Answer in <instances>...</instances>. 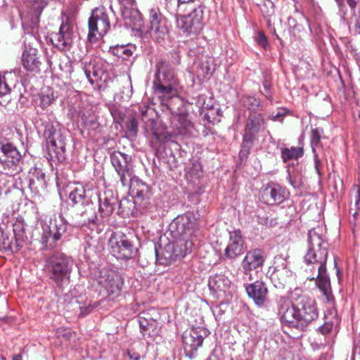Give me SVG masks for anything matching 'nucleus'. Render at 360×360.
Wrapping results in <instances>:
<instances>
[{
    "mask_svg": "<svg viewBox=\"0 0 360 360\" xmlns=\"http://www.w3.org/2000/svg\"><path fill=\"white\" fill-rule=\"evenodd\" d=\"M320 229H311L307 235V250L304 255V271L307 278L316 280V284L328 302L333 299L330 281L327 273L326 262L328 255V243L323 238Z\"/></svg>",
    "mask_w": 360,
    "mask_h": 360,
    "instance_id": "f257e3e1",
    "label": "nucleus"
},
{
    "mask_svg": "<svg viewBox=\"0 0 360 360\" xmlns=\"http://www.w3.org/2000/svg\"><path fill=\"white\" fill-rule=\"evenodd\" d=\"M278 316L283 326L304 330L319 317L314 300L295 288L290 298L279 296L276 298Z\"/></svg>",
    "mask_w": 360,
    "mask_h": 360,
    "instance_id": "f03ea898",
    "label": "nucleus"
},
{
    "mask_svg": "<svg viewBox=\"0 0 360 360\" xmlns=\"http://www.w3.org/2000/svg\"><path fill=\"white\" fill-rule=\"evenodd\" d=\"M170 230L178 242H169L164 246H155L156 261L158 264L167 266L177 257H184L187 251L191 250L193 238L198 230L194 216L187 214L177 217L170 224Z\"/></svg>",
    "mask_w": 360,
    "mask_h": 360,
    "instance_id": "7ed1b4c3",
    "label": "nucleus"
},
{
    "mask_svg": "<svg viewBox=\"0 0 360 360\" xmlns=\"http://www.w3.org/2000/svg\"><path fill=\"white\" fill-rule=\"evenodd\" d=\"M155 79L153 86L155 94L161 98V105L169 100L177 101L181 104L179 97H175L178 91V81L174 71L169 63L159 61L156 65Z\"/></svg>",
    "mask_w": 360,
    "mask_h": 360,
    "instance_id": "20e7f679",
    "label": "nucleus"
},
{
    "mask_svg": "<svg viewBox=\"0 0 360 360\" xmlns=\"http://www.w3.org/2000/svg\"><path fill=\"white\" fill-rule=\"evenodd\" d=\"M73 265L74 262L70 257L56 252L47 258L45 269L49 279L61 288L69 283Z\"/></svg>",
    "mask_w": 360,
    "mask_h": 360,
    "instance_id": "39448f33",
    "label": "nucleus"
},
{
    "mask_svg": "<svg viewBox=\"0 0 360 360\" xmlns=\"http://www.w3.org/2000/svg\"><path fill=\"white\" fill-rule=\"evenodd\" d=\"M43 136L46 140L49 160L53 162H64L66 159V138L59 125L51 122L44 123Z\"/></svg>",
    "mask_w": 360,
    "mask_h": 360,
    "instance_id": "423d86ee",
    "label": "nucleus"
},
{
    "mask_svg": "<svg viewBox=\"0 0 360 360\" xmlns=\"http://www.w3.org/2000/svg\"><path fill=\"white\" fill-rule=\"evenodd\" d=\"M40 242L44 249H53L67 231V223L61 215L53 213L45 217L41 223Z\"/></svg>",
    "mask_w": 360,
    "mask_h": 360,
    "instance_id": "0eeeda50",
    "label": "nucleus"
},
{
    "mask_svg": "<svg viewBox=\"0 0 360 360\" xmlns=\"http://www.w3.org/2000/svg\"><path fill=\"white\" fill-rule=\"evenodd\" d=\"M110 28L108 14L103 6L96 8L89 19L88 41L96 43Z\"/></svg>",
    "mask_w": 360,
    "mask_h": 360,
    "instance_id": "6e6552de",
    "label": "nucleus"
},
{
    "mask_svg": "<svg viewBox=\"0 0 360 360\" xmlns=\"http://www.w3.org/2000/svg\"><path fill=\"white\" fill-rule=\"evenodd\" d=\"M264 119L261 114L253 113L248 117L239 153L241 160L248 158L256 135L264 129Z\"/></svg>",
    "mask_w": 360,
    "mask_h": 360,
    "instance_id": "1a4fd4ad",
    "label": "nucleus"
},
{
    "mask_svg": "<svg viewBox=\"0 0 360 360\" xmlns=\"http://www.w3.org/2000/svg\"><path fill=\"white\" fill-rule=\"evenodd\" d=\"M96 282L110 299L113 300L120 295L123 278L119 272L112 269H102L96 276Z\"/></svg>",
    "mask_w": 360,
    "mask_h": 360,
    "instance_id": "9d476101",
    "label": "nucleus"
},
{
    "mask_svg": "<svg viewBox=\"0 0 360 360\" xmlns=\"http://www.w3.org/2000/svg\"><path fill=\"white\" fill-rule=\"evenodd\" d=\"M110 158L122 186H128L132 178L135 177L131 156L120 151H114Z\"/></svg>",
    "mask_w": 360,
    "mask_h": 360,
    "instance_id": "9b49d317",
    "label": "nucleus"
},
{
    "mask_svg": "<svg viewBox=\"0 0 360 360\" xmlns=\"http://www.w3.org/2000/svg\"><path fill=\"white\" fill-rule=\"evenodd\" d=\"M176 18V24L187 35L198 34L203 27V6L200 4L187 15L179 14Z\"/></svg>",
    "mask_w": 360,
    "mask_h": 360,
    "instance_id": "f8f14e48",
    "label": "nucleus"
},
{
    "mask_svg": "<svg viewBox=\"0 0 360 360\" xmlns=\"http://www.w3.org/2000/svg\"><path fill=\"white\" fill-rule=\"evenodd\" d=\"M76 34L69 18H66L60 25L58 32L51 34L52 45L60 51H68L73 46Z\"/></svg>",
    "mask_w": 360,
    "mask_h": 360,
    "instance_id": "ddd939ff",
    "label": "nucleus"
},
{
    "mask_svg": "<svg viewBox=\"0 0 360 360\" xmlns=\"http://www.w3.org/2000/svg\"><path fill=\"white\" fill-rule=\"evenodd\" d=\"M0 163L11 175L22 170V155L13 144L0 143Z\"/></svg>",
    "mask_w": 360,
    "mask_h": 360,
    "instance_id": "4468645a",
    "label": "nucleus"
},
{
    "mask_svg": "<svg viewBox=\"0 0 360 360\" xmlns=\"http://www.w3.org/2000/svg\"><path fill=\"white\" fill-rule=\"evenodd\" d=\"M166 18L159 8L152 7L148 10V33L155 41L163 40L168 32Z\"/></svg>",
    "mask_w": 360,
    "mask_h": 360,
    "instance_id": "2eb2a0df",
    "label": "nucleus"
},
{
    "mask_svg": "<svg viewBox=\"0 0 360 360\" xmlns=\"http://www.w3.org/2000/svg\"><path fill=\"white\" fill-rule=\"evenodd\" d=\"M82 69L89 83L94 89L103 90L107 86L108 81L110 80L108 75L101 69L100 62L91 60L89 63H82Z\"/></svg>",
    "mask_w": 360,
    "mask_h": 360,
    "instance_id": "dca6fc26",
    "label": "nucleus"
},
{
    "mask_svg": "<svg viewBox=\"0 0 360 360\" xmlns=\"http://www.w3.org/2000/svg\"><path fill=\"white\" fill-rule=\"evenodd\" d=\"M108 244L110 252L117 259H130L136 254L137 250L125 235L112 236L108 241Z\"/></svg>",
    "mask_w": 360,
    "mask_h": 360,
    "instance_id": "f3484780",
    "label": "nucleus"
},
{
    "mask_svg": "<svg viewBox=\"0 0 360 360\" xmlns=\"http://www.w3.org/2000/svg\"><path fill=\"white\" fill-rule=\"evenodd\" d=\"M208 334L205 328H191L186 330L182 335V342L185 354L192 359L195 356L198 348L202 346L204 338Z\"/></svg>",
    "mask_w": 360,
    "mask_h": 360,
    "instance_id": "a211bd4d",
    "label": "nucleus"
},
{
    "mask_svg": "<svg viewBox=\"0 0 360 360\" xmlns=\"http://www.w3.org/2000/svg\"><path fill=\"white\" fill-rule=\"evenodd\" d=\"M177 101L169 100L166 103H162V110H167L172 115V123L176 129L177 134L186 135L188 134L193 128V124L188 119L187 115L183 113H179L175 108V103Z\"/></svg>",
    "mask_w": 360,
    "mask_h": 360,
    "instance_id": "6ab92c4d",
    "label": "nucleus"
},
{
    "mask_svg": "<svg viewBox=\"0 0 360 360\" xmlns=\"http://www.w3.org/2000/svg\"><path fill=\"white\" fill-rule=\"evenodd\" d=\"M127 186L129 187L131 193L134 195V204L145 210L149 204L151 196V191L148 185L134 177Z\"/></svg>",
    "mask_w": 360,
    "mask_h": 360,
    "instance_id": "aec40b11",
    "label": "nucleus"
},
{
    "mask_svg": "<svg viewBox=\"0 0 360 360\" xmlns=\"http://www.w3.org/2000/svg\"><path fill=\"white\" fill-rule=\"evenodd\" d=\"M208 285L217 297L231 295L233 289L231 280L223 274L210 276Z\"/></svg>",
    "mask_w": 360,
    "mask_h": 360,
    "instance_id": "412c9836",
    "label": "nucleus"
},
{
    "mask_svg": "<svg viewBox=\"0 0 360 360\" xmlns=\"http://www.w3.org/2000/svg\"><path fill=\"white\" fill-rule=\"evenodd\" d=\"M288 191L278 184L268 185L262 192V200L267 205L282 203L288 196Z\"/></svg>",
    "mask_w": 360,
    "mask_h": 360,
    "instance_id": "4be33fe9",
    "label": "nucleus"
},
{
    "mask_svg": "<svg viewBox=\"0 0 360 360\" xmlns=\"http://www.w3.org/2000/svg\"><path fill=\"white\" fill-rule=\"evenodd\" d=\"M245 251V240L240 230L229 233V241L225 249L224 255L229 259H233L241 255Z\"/></svg>",
    "mask_w": 360,
    "mask_h": 360,
    "instance_id": "5701e85b",
    "label": "nucleus"
},
{
    "mask_svg": "<svg viewBox=\"0 0 360 360\" xmlns=\"http://www.w3.org/2000/svg\"><path fill=\"white\" fill-rule=\"evenodd\" d=\"M265 261L264 252L260 249H254L248 251L241 262L243 271L245 275L263 266Z\"/></svg>",
    "mask_w": 360,
    "mask_h": 360,
    "instance_id": "b1692460",
    "label": "nucleus"
},
{
    "mask_svg": "<svg viewBox=\"0 0 360 360\" xmlns=\"http://www.w3.org/2000/svg\"><path fill=\"white\" fill-rule=\"evenodd\" d=\"M22 64L27 72L34 75L39 73L42 63L38 50L32 47H26L22 55Z\"/></svg>",
    "mask_w": 360,
    "mask_h": 360,
    "instance_id": "393cba45",
    "label": "nucleus"
},
{
    "mask_svg": "<svg viewBox=\"0 0 360 360\" xmlns=\"http://www.w3.org/2000/svg\"><path fill=\"white\" fill-rule=\"evenodd\" d=\"M272 268V278L280 281L279 283L281 285H284L288 279L294 276L293 272L288 266V262L281 257H275Z\"/></svg>",
    "mask_w": 360,
    "mask_h": 360,
    "instance_id": "a878e982",
    "label": "nucleus"
},
{
    "mask_svg": "<svg viewBox=\"0 0 360 360\" xmlns=\"http://www.w3.org/2000/svg\"><path fill=\"white\" fill-rule=\"evenodd\" d=\"M46 186V174L42 169L37 167L30 171L29 188L35 196H39Z\"/></svg>",
    "mask_w": 360,
    "mask_h": 360,
    "instance_id": "bb28decb",
    "label": "nucleus"
},
{
    "mask_svg": "<svg viewBox=\"0 0 360 360\" xmlns=\"http://www.w3.org/2000/svg\"><path fill=\"white\" fill-rule=\"evenodd\" d=\"M122 16L125 25L133 30H138L143 25L141 13L137 9L132 8V6H122Z\"/></svg>",
    "mask_w": 360,
    "mask_h": 360,
    "instance_id": "cd10ccee",
    "label": "nucleus"
},
{
    "mask_svg": "<svg viewBox=\"0 0 360 360\" xmlns=\"http://www.w3.org/2000/svg\"><path fill=\"white\" fill-rule=\"evenodd\" d=\"M245 290L248 296L254 300L257 305L262 306L264 304L268 292L264 283L257 281L253 283L247 285Z\"/></svg>",
    "mask_w": 360,
    "mask_h": 360,
    "instance_id": "c85d7f7f",
    "label": "nucleus"
},
{
    "mask_svg": "<svg viewBox=\"0 0 360 360\" xmlns=\"http://www.w3.org/2000/svg\"><path fill=\"white\" fill-rule=\"evenodd\" d=\"M99 212L103 217H108L113 212L118 200L111 191L104 192L103 195H99Z\"/></svg>",
    "mask_w": 360,
    "mask_h": 360,
    "instance_id": "c756f323",
    "label": "nucleus"
},
{
    "mask_svg": "<svg viewBox=\"0 0 360 360\" xmlns=\"http://www.w3.org/2000/svg\"><path fill=\"white\" fill-rule=\"evenodd\" d=\"M13 233L15 243H12L10 249L13 252H18L25 243L28 242V237L25 233V225L23 221H16L13 224Z\"/></svg>",
    "mask_w": 360,
    "mask_h": 360,
    "instance_id": "7c9ffc66",
    "label": "nucleus"
},
{
    "mask_svg": "<svg viewBox=\"0 0 360 360\" xmlns=\"http://www.w3.org/2000/svg\"><path fill=\"white\" fill-rule=\"evenodd\" d=\"M69 200L74 205H81L87 207L91 204V199L86 194L84 186L82 184H77L70 193Z\"/></svg>",
    "mask_w": 360,
    "mask_h": 360,
    "instance_id": "2f4dec72",
    "label": "nucleus"
},
{
    "mask_svg": "<svg viewBox=\"0 0 360 360\" xmlns=\"http://www.w3.org/2000/svg\"><path fill=\"white\" fill-rule=\"evenodd\" d=\"M41 13L34 11L22 16V26L25 32L34 35L37 33V27L39 23Z\"/></svg>",
    "mask_w": 360,
    "mask_h": 360,
    "instance_id": "473e14b6",
    "label": "nucleus"
},
{
    "mask_svg": "<svg viewBox=\"0 0 360 360\" xmlns=\"http://www.w3.org/2000/svg\"><path fill=\"white\" fill-rule=\"evenodd\" d=\"M290 27L292 28L295 32L300 33L310 29L308 20L301 13L296 12V16H290L288 20Z\"/></svg>",
    "mask_w": 360,
    "mask_h": 360,
    "instance_id": "72a5a7b5",
    "label": "nucleus"
},
{
    "mask_svg": "<svg viewBox=\"0 0 360 360\" xmlns=\"http://www.w3.org/2000/svg\"><path fill=\"white\" fill-rule=\"evenodd\" d=\"M85 209L82 211L79 215L76 216V223L78 226H87L90 224H96L97 219L93 210L89 206L84 207Z\"/></svg>",
    "mask_w": 360,
    "mask_h": 360,
    "instance_id": "f704fd0d",
    "label": "nucleus"
},
{
    "mask_svg": "<svg viewBox=\"0 0 360 360\" xmlns=\"http://www.w3.org/2000/svg\"><path fill=\"white\" fill-rule=\"evenodd\" d=\"M157 324L155 321L149 323L146 319L140 320V330L144 338H152L158 334Z\"/></svg>",
    "mask_w": 360,
    "mask_h": 360,
    "instance_id": "c9c22d12",
    "label": "nucleus"
},
{
    "mask_svg": "<svg viewBox=\"0 0 360 360\" xmlns=\"http://www.w3.org/2000/svg\"><path fill=\"white\" fill-rule=\"evenodd\" d=\"M338 6L339 15L342 18L346 20L349 15L347 5L350 8V15L352 16L354 14V9L356 6L355 0H335Z\"/></svg>",
    "mask_w": 360,
    "mask_h": 360,
    "instance_id": "e433bc0d",
    "label": "nucleus"
},
{
    "mask_svg": "<svg viewBox=\"0 0 360 360\" xmlns=\"http://www.w3.org/2000/svg\"><path fill=\"white\" fill-rule=\"evenodd\" d=\"M304 150L302 147L285 148L281 150V158L284 162L291 160H297L302 157Z\"/></svg>",
    "mask_w": 360,
    "mask_h": 360,
    "instance_id": "4c0bfd02",
    "label": "nucleus"
},
{
    "mask_svg": "<svg viewBox=\"0 0 360 360\" xmlns=\"http://www.w3.org/2000/svg\"><path fill=\"white\" fill-rule=\"evenodd\" d=\"M136 50V47L133 45L129 44L126 46H117L111 48L112 53L123 60H127L134 53Z\"/></svg>",
    "mask_w": 360,
    "mask_h": 360,
    "instance_id": "58836bf2",
    "label": "nucleus"
},
{
    "mask_svg": "<svg viewBox=\"0 0 360 360\" xmlns=\"http://www.w3.org/2000/svg\"><path fill=\"white\" fill-rule=\"evenodd\" d=\"M339 323L340 319L337 314H334L330 319L326 316L324 324L319 328V330L322 334L327 335L333 331H336Z\"/></svg>",
    "mask_w": 360,
    "mask_h": 360,
    "instance_id": "ea45409f",
    "label": "nucleus"
},
{
    "mask_svg": "<svg viewBox=\"0 0 360 360\" xmlns=\"http://www.w3.org/2000/svg\"><path fill=\"white\" fill-rule=\"evenodd\" d=\"M165 9L171 15L176 17L184 5L180 0H162Z\"/></svg>",
    "mask_w": 360,
    "mask_h": 360,
    "instance_id": "a19ab883",
    "label": "nucleus"
},
{
    "mask_svg": "<svg viewBox=\"0 0 360 360\" xmlns=\"http://www.w3.org/2000/svg\"><path fill=\"white\" fill-rule=\"evenodd\" d=\"M40 106L42 108H46L55 101V97L53 95V91L47 87L46 89H44L40 96Z\"/></svg>",
    "mask_w": 360,
    "mask_h": 360,
    "instance_id": "79ce46f5",
    "label": "nucleus"
},
{
    "mask_svg": "<svg viewBox=\"0 0 360 360\" xmlns=\"http://www.w3.org/2000/svg\"><path fill=\"white\" fill-rule=\"evenodd\" d=\"M242 102L245 107L253 110L259 109L261 107L260 100L252 96L243 97Z\"/></svg>",
    "mask_w": 360,
    "mask_h": 360,
    "instance_id": "37998d69",
    "label": "nucleus"
},
{
    "mask_svg": "<svg viewBox=\"0 0 360 360\" xmlns=\"http://www.w3.org/2000/svg\"><path fill=\"white\" fill-rule=\"evenodd\" d=\"M142 122L144 123V128L146 132L151 133L153 135H156L155 130V126L156 122L153 115H144L141 117Z\"/></svg>",
    "mask_w": 360,
    "mask_h": 360,
    "instance_id": "c03bdc74",
    "label": "nucleus"
},
{
    "mask_svg": "<svg viewBox=\"0 0 360 360\" xmlns=\"http://www.w3.org/2000/svg\"><path fill=\"white\" fill-rule=\"evenodd\" d=\"M11 74H6L4 75H0V96H4L10 94L11 89L8 83V77Z\"/></svg>",
    "mask_w": 360,
    "mask_h": 360,
    "instance_id": "a18cd8bd",
    "label": "nucleus"
},
{
    "mask_svg": "<svg viewBox=\"0 0 360 360\" xmlns=\"http://www.w3.org/2000/svg\"><path fill=\"white\" fill-rule=\"evenodd\" d=\"M98 302H90L87 305L84 306H79V317H84L85 316L89 314L91 312L93 311L96 308H97L99 306Z\"/></svg>",
    "mask_w": 360,
    "mask_h": 360,
    "instance_id": "49530a36",
    "label": "nucleus"
},
{
    "mask_svg": "<svg viewBox=\"0 0 360 360\" xmlns=\"http://www.w3.org/2000/svg\"><path fill=\"white\" fill-rule=\"evenodd\" d=\"M126 128L129 135L135 137L138 132V122L135 117H131L126 122Z\"/></svg>",
    "mask_w": 360,
    "mask_h": 360,
    "instance_id": "de8ad7c7",
    "label": "nucleus"
},
{
    "mask_svg": "<svg viewBox=\"0 0 360 360\" xmlns=\"http://www.w3.org/2000/svg\"><path fill=\"white\" fill-rule=\"evenodd\" d=\"M321 139V133L319 129H313L311 130V145L314 153V158H316L317 155L315 153V149L319 146Z\"/></svg>",
    "mask_w": 360,
    "mask_h": 360,
    "instance_id": "09e8293b",
    "label": "nucleus"
},
{
    "mask_svg": "<svg viewBox=\"0 0 360 360\" xmlns=\"http://www.w3.org/2000/svg\"><path fill=\"white\" fill-rule=\"evenodd\" d=\"M287 179H288V182L290 183V184L294 188H299L302 184L301 179L298 176H293L289 170H288Z\"/></svg>",
    "mask_w": 360,
    "mask_h": 360,
    "instance_id": "8fccbe9b",
    "label": "nucleus"
},
{
    "mask_svg": "<svg viewBox=\"0 0 360 360\" xmlns=\"http://www.w3.org/2000/svg\"><path fill=\"white\" fill-rule=\"evenodd\" d=\"M352 193L354 198V209L360 210V188L356 185L353 186Z\"/></svg>",
    "mask_w": 360,
    "mask_h": 360,
    "instance_id": "3c124183",
    "label": "nucleus"
},
{
    "mask_svg": "<svg viewBox=\"0 0 360 360\" xmlns=\"http://www.w3.org/2000/svg\"><path fill=\"white\" fill-rule=\"evenodd\" d=\"M33 1V10L39 13L42 12L44 7L48 4V0H32Z\"/></svg>",
    "mask_w": 360,
    "mask_h": 360,
    "instance_id": "603ef678",
    "label": "nucleus"
},
{
    "mask_svg": "<svg viewBox=\"0 0 360 360\" xmlns=\"http://www.w3.org/2000/svg\"><path fill=\"white\" fill-rule=\"evenodd\" d=\"M256 41L257 44L263 48H266L267 46V40L265 35L262 32H259Z\"/></svg>",
    "mask_w": 360,
    "mask_h": 360,
    "instance_id": "864d4df0",
    "label": "nucleus"
},
{
    "mask_svg": "<svg viewBox=\"0 0 360 360\" xmlns=\"http://www.w3.org/2000/svg\"><path fill=\"white\" fill-rule=\"evenodd\" d=\"M140 113L141 117L144 115H153L154 110L148 106L143 105L140 108Z\"/></svg>",
    "mask_w": 360,
    "mask_h": 360,
    "instance_id": "5fc2aeb1",
    "label": "nucleus"
},
{
    "mask_svg": "<svg viewBox=\"0 0 360 360\" xmlns=\"http://www.w3.org/2000/svg\"><path fill=\"white\" fill-rule=\"evenodd\" d=\"M271 86V82L268 80L267 78H265L263 82V86L266 91L264 96L269 100H271V96L269 94Z\"/></svg>",
    "mask_w": 360,
    "mask_h": 360,
    "instance_id": "6e6d98bb",
    "label": "nucleus"
},
{
    "mask_svg": "<svg viewBox=\"0 0 360 360\" xmlns=\"http://www.w3.org/2000/svg\"><path fill=\"white\" fill-rule=\"evenodd\" d=\"M128 356L132 360H140L141 359L140 354L135 352L129 351Z\"/></svg>",
    "mask_w": 360,
    "mask_h": 360,
    "instance_id": "4d7b16f0",
    "label": "nucleus"
},
{
    "mask_svg": "<svg viewBox=\"0 0 360 360\" xmlns=\"http://www.w3.org/2000/svg\"><path fill=\"white\" fill-rule=\"evenodd\" d=\"M359 210H356L354 207H351L350 208V212L351 213L352 212L353 221H355L357 219V217L359 215Z\"/></svg>",
    "mask_w": 360,
    "mask_h": 360,
    "instance_id": "13d9d810",
    "label": "nucleus"
},
{
    "mask_svg": "<svg viewBox=\"0 0 360 360\" xmlns=\"http://www.w3.org/2000/svg\"><path fill=\"white\" fill-rule=\"evenodd\" d=\"M120 1L122 4V6H133L134 0H120Z\"/></svg>",
    "mask_w": 360,
    "mask_h": 360,
    "instance_id": "bf43d9fd",
    "label": "nucleus"
},
{
    "mask_svg": "<svg viewBox=\"0 0 360 360\" xmlns=\"http://www.w3.org/2000/svg\"><path fill=\"white\" fill-rule=\"evenodd\" d=\"M284 115V113L281 112V111H279L278 113H276L275 115H272V120H278V118L283 117Z\"/></svg>",
    "mask_w": 360,
    "mask_h": 360,
    "instance_id": "052dcab7",
    "label": "nucleus"
},
{
    "mask_svg": "<svg viewBox=\"0 0 360 360\" xmlns=\"http://www.w3.org/2000/svg\"><path fill=\"white\" fill-rule=\"evenodd\" d=\"M72 334L70 330H65V333L63 334V336H65L67 339H69L71 337Z\"/></svg>",
    "mask_w": 360,
    "mask_h": 360,
    "instance_id": "680f3d73",
    "label": "nucleus"
},
{
    "mask_svg": "<svg viewBox=\"0 0 360 360\" xmlns=\"http://www.w3.org/2000/svg\"><path fill=\"white\" fill-rule=\"evenodd\" d=\"M12 360H22V356H21V354H15V355L13 356Z\"/></svg>",
    "mask_w": 360,
    "mask_h": 360,
    "instance_id": "e2e57ef3",
    "label": "nucleus"
},
{
    "mask_svg": "<svg viewBox=\"0 0 360 360\" xmlns=\"http://www.w3.org/2000/svg\"><path fill=\"white\" fill-rule=\"evenodd\" d=\"M356 26L360 29V11L358 18L356 20Z\"/></svg>",
    "mask_w": 360,
    "mask_h": 360,
    "instance_id": "0e129e2a",
    "label": "nucleus"
},
{
    "mask_svg": "<svg viewBox=\"0 0 360 360\" xmlns=\"http://www.w3.org/2000/svg\"><path fill=\"white\" fill-rule=\"evenodd\" d=\"M0 360H6V358L4 356H0Z\"/></svg>",
    "mask_w": 360,
    "mask_h": 360,
    "instance_id": "69168bd1",
    "label": "nucleus"
},
{
    "mask_svg": "<svg viewBox=\"0 0 360 360\" xmlns=\"http://www.w3.org/2000/svg\"><path fill=\"white\" fill-rule=\"evenodd\" d=\"M316 167H318L317 161L316 160Z\"/></svg>",
    "mask_w": 360,
    "mask_h": 360,
    "instance_id": "338daca9",
    "label": "nucleus"
},
{
    "mask_svg": "<svg viewBox=\"0 0 360 360\" xmlns=\"http://www.w3.org/2000/svg\"><path fill=\"white\" fill-rule=\"evenodd\" d=\"M359 117H360V112H359Z\"/></svg>",
    "mask_w": 360,
    "mask_h": 360,
    "instance_id": "774afa93",
    "label": "nucleus"
}]
</instances>
